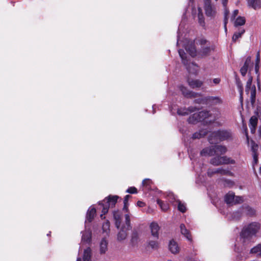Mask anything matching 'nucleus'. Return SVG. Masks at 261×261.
I'll use <instances>...</instances> for the list:
<instances>
[{
  "label": "nucleus",
  "mask_w": 261,
  "mask_h": 261,
  "mask_svg": "<svg viewBox=\"0 0 261 261\" xmlns=\"http://www.w3.org/2000/svg\"><path fill=\"white\" fill-rule=\"evenodd\" d=\"M157 203L160 205L161 208L164 211H167L169 208L167 204L164 203L163 201L160 199L157 200Z\"/></svg>",
  "instance_id": "a19ab883"
},
{
  "label": "nucleus",
  "mask_w": 261,
  "mask_h": 261,
  "mask_svg": "<svg viewBox=\"0 0 261 261\" xmlns=\"http://www.w3.org/2000/svg\"><path fill=\"white\" fill-rule=\"evenodd\" d=\"M203 100V99H201L200 101H198L197 102L201 103Z\"/></svg>",
  "instance_id": "338daca9"
},
{
  "label": "nucleus",
  "mask_w": 261,
  "mask_h": 261,
  "mask_svg": "<svg viewBox=\"0 0 261 261\" xmlns=\"http://www.w3.org/2000/svg\"><path fill=\"white\" fill-rule=\"evenodd\" d=\"M211 164L214 166H219L223 164H234L235 162L233 160H231L229 158L226 156H217L211 159Z\"/></svg>",
  "instance_id": "0eeeda50"
},
{
  "label": "nucleus",
  "mask_w": 261,
  "mask_h": 261,
  "mask_svg": "<svg viewBox=\"0 0 261 261\" xmlns=\"http://www.w3.org/2000/svg\"><path fill=\"white\" fill-rule=\"evenodd\" d=\"M178 53L183 64L186 66L189 72L193 74H196L199 70V67L198 65L194 63H191L188 64V59L183 50L179 49Z\"/></svg>",
  "instance_id": "20e7f679"
},
{
  "label": "nucleus",
  "mask_w": 261,
  "mask_h": 261,
  "mask_svg": "<svg viewBox=\"0 0 261 261\" xmlns=\"http://www.w3.org/2000/svg\"><path fill=\"white\" fill-rule=\"evenodd\" d=\"M258 119L256 116H252L249 120V127L251 133L254 134L255 132L256 126L257 124Z\"/></svg>",
  "instance_id": "ddd939ff"
},
{
  "label": "nucleus",
  "mask_w": 261,
  "mask_h": 261,
  "mask_svg": "<svg viewBox=\"0 0 261 261\" xmlns=\"http://www.w3.org/2000/svg\"><path fill=\"white\" fill-rule=\"evenodd\" d=\"M176 203L177 204L178 210L182 213H185L187 210L186 204L182 202L179 200H177Z\"/></svg>",
  "instance_id": "f704fd0d"
},
{
  "label": "nucleus",
  "mask_w": 261,
  "mask_h": 261,
  "mask_svg": "<svg viewBox=\"0 0 261 261\" xmlns=\"http://www.w3.org/2000/svg\"><path fill=\"white\" fill-rule=\"evenodd\" d=\"M250 253L261 256V244L257 245L250 250Z\"/></svg>",
  "instance_id": "2f4dec72"
},
{
  "label": "nucleus",
  "mask_w": 261,
  "mask_h": 261,
  "mask_svg": "<svg viewBox=\"0 0 261 261\" xmlns=\"http://www.w3.org/2000/svg\"><path fill=\"white\" fill-rule=\"evenodd\" d=\"M130 197V196L129 195H127L125 196L124 199V204H125V206H126V204L128 203V200L129 198Z\"/></svg>",
  "instance_id": "5fc2aeb1"
},
{
  "label": "nucleus",
  "mask_w": 261,
  "mask_h": 261,
  "mask_svg": "<svg viewBox=\"0 0 261 261\" xmlns=\"http://www.w3.org/2000/svg\"><path fill=\"white\" fill-rule=\"evenodd\" d=\"M245 23V19L243 17L239 16L238 17L235 22H234V26L238 27L240 25H244Z\"/></svg>",
  "instance_id": "e433bc0d"
},
{
  "label": "nucleus",
  "mask_w": 261,
  "mask_h": 261,
  "mask_svg": "<svg viewBox=\"0 0 261 261\" xmlns=\"http://www.w3.org/2000/svg\"><path fill=\"white\" fill-rule=\"evenodd\" d=\"M227 3V0H222V4L224 7L226 6Z\"/></svg>",
  "instance_id": "680f3d73"
},
{
  "label": "nucleus",
  "mask_w": 261,
  "mask_h": 261,
  "mask_svg": "<svg viewBox=\"0 0 261 261\" xmlns=\"http://www.w3.org/2000/svg\"><path fill=\"white\" fill-rule=\"evenodd\" d=\"M76 261H82L81 258L80 257H78L76 259Z\"/></svg>",
  "instance_id": "69168bd1"
},
{
  "label": "nucleus",
  "mask_w": 261,
  "mask_h": 261,
  "mask_svg": "<svg viewBox=\"0 0 261 261\" xmlns=\"http://www.w3.org/2000/svg\"><path fill=\"white\" fill-rule=\"evenodd\" d=\"M110 223L109 221L105 222L102 225V230L104 232H106L107 234H108L109 231Z\"/></svg>",
  "instance_id": "37998d69"
},
{
  "label": "nucleus",
  "mask_w": 261,
  "mask_h": 261,
  "mask_svg": "<svg viewBox=\"0 0 261 261\" xmlns=\"http://www.w3.org/2000/svg\"><path fill=\"white\" fill-rule=\"evenodd\" d=\"M189 85L192 88L200 87L203 82L198 80H188Z\"/></svg>",
  "instance_id": "412c9836"
},
{
  "label": "nucleus",
  "mask_w": 261,
  "mask_h": 261,
  "mask_svg": "<svg viewBox=\"0 0 261 261\" xmlns=\"http://www.w3.org/2000/svg\"><path fill=\"white\" fill-rule=\"evenodd\" d=\"M251 63V59L248 57L245 62L244 66L241 68L240 72L243 76H245L247 73L248 67L249 64Z\"/></svg>",
  "instance_id": "b1692460"
},
{
  "label": "nucleus",
  "mask_w": 261,
  "mask_h": 261,
  "mask_svg": "<svg viewBox=\"0 0 261 261\" xmlns=\"http://www.w3.org/2000/svg\"><path fill=\"white\" fill-rule=\"evenodd\" d=\"M108 242L105 238L102 239L100 244V251L101 253H105L107 250Z\"/></svg>",
  "instance_id": "c756f323"
},
{
  "label": "nucleus",
  "mask_w": 261,
  "mask_h": 261,
  "mask_svg": "<svg viewBox=\"0 0 261 261\" xmlns=\"http://www.w3.org/2000/svg\"><path fill=\"white\" fill-rule=\"evenodd\" d=\"M259 135L260 138H261V127H260L259 129Z\"/></svg>",
  "instance_id": "0e129e2a"
},
{
  "label": "nucleus",
  "mask_w": 261,
  "mask_h": 261,
  "mask_svg": "<svg viewBox=\"0 0 261 261\" xmlns=\"http://www.w3.org/2000/svg\"><path fill=\"white\" fill-rule=\"evenodd\" d=\"M113 216L115 220V225L118 228L120 226L121 214L119 211L114 212Z\"/></svg>",
  "instance_id": "c85d7f7f"
},
{
  "label": "nucleus",
  "mask_w": 261,
  "mask_h": 261,
  "mask_svg": "<svg viewBox=\"0 0 261 261\" xmlns=\"http://www.w3.org/2000/svg\"><path fill=\"white\" fill-rule=\"evenodd\" d=\"M248 5L250 7L256 10L261 7L260 0H247Z\"/></svg>",
  "instance_id": "aec40b11"
},
{
  "label": "nucleus",
  "mask_w": 261,
  "mask_h": 261,
  "mask_svg": "<svg viewBox=\"0 0 261 261\" xmlns=\"http://www.w3.org/2000/svg\"><path fill=\"white\" fill-rule=\"evenodd\" d=\"M180 228L181 234H183L189 241H191V236L189 230L186 228L185 225L183 224H181Z\"/></svg>",
  "instance_id": "5701e85b"
},
{
  "label": "nucleus",
  "mask_w": 261,
  "mask_h": 261,
  "mask_svg": "<svg viewBox=\"0 0 261 261\" xmlns=\"http://www.w3.org/2000/svg\"><path fill=\"white\" fill-rule=\"evenodd\" d=\"M261 229V223L257 221L251 222L243 228L240 236L243 242L250 241L253 237H256Z\"/></svg>",
  "instance_id": "f03ea898"
},
{
  "label": "nucleus",
  "mask_w": 261,
  "mask_h": 261,
  "mask_svg": "<svg viewBox=\"0 0 261 261\" xmlns=\"http://www.w3.org/2000/svg\"><path fill=\"white\" fill-rule=\"evenodd\" d=\"M180 91H181L182 94L186 97H195L196 95V93L192 92L191 91H190L188 90L187 88L181 86L179 87Z\"/></svg>",
  "instance_id": "4be33fe9"
},
{
  "label": "nucleus",
  "mask_w": 261,
  "mask_h": 261,
  "mask_svg": "<svg viewBox=\"0 0 261 261\" xmlns=\"http://www.w3.org/2000/svg\"><path fill=\"white\" fill-rule=\"evenodd\" d=\"M96 213V210L94 207L91 206L88 209L87 215H86V223L88 221L89 222H91L92 220L93 219Z\"/></svg>",
  "instance_id": "4468645a"
},
{
  "label": "nucleus",
  "mask_w": 261,
  "mask_h": 261,
  "mask_svg": "<svg viewBox=\"0 0 261 261\" xmlns=\"http://www.w3.org/2000/svg\"><path fill=\"white\" fill-rule=\"evenodd\" d=\"M190 157L191 158V160L193 161L192 163L193 164L194 169H195V170L196 171V172L197 173H199L200 172L201 169L199 170V169L197 167L198 165H197V160L194 159V156L192 154H190Z\"/></svg>",
  "instance_id": "4c0bfd02"
},
{
  "label": "nucleus",
  "mask_w": 261,
  "mask_h": 261,
  "mask_svg": "<svg viewBox=\"0 0 261 261\" xmlns=\"http://www.w3.org/2000/svg\"><path fill=\"white\" fill-rule=\"evenodd\" d=\"M169 249L171 253H177L179 251V247L176 242L173 240L170 241L169 244Z\"/></svg>",
  "instance_id": "2eb2a0df"
},
{
  "label": "nucleus",
  "mask_w": 261,
  "mask_h": 261,
  "mask_svg": "<svg viewBox=\"0 0 261 261\" xmlns=\"http://www.w3.org/2000/svg\"><path fill=\"white\" fill-rule=\"evenodd\" d=\"M167 196L168 197V200L170 202H177V200L178 199H177L176 197L172 193H169Z\"/></svg>",
  "instance_id": "79ce46f5"
},
{
  "label": "nucleus",
  "mask_w": 261,
  "mask_h": 261,
  "mask_svg": "<svg viewBox=\"0 0 261 261\" xmlns=\"http://www.w3.org/2000/svg\"><path fill=\"white\" fill-rule=\"evenodd\" d=\"M180 36H179V33L178 32V35H177V45H179L180 42Z\"/></svg>",
  "instance_id": "bf43d9fd"
},
{
  "label": "nucleus",
  "mask_w": 261,
  "mask_h": 261,
  "mask_svg": "<svg viewBox=\"0 0 261 261\" xmlns=\"http://www.w3.org/2000/svg\"><path fill=\"white\" fill-rule=\"evenodd\" d=\"M245 32L244 29H241L238 32L234 34L232 37V40L236 41L238 38L241 37V35Z\"/></svg>",
  "instance_id": "58836bf2"
},
{
  "label": "nucleus",
  "mask_w": 261,
  "mask_h": 261,
  "mask_svg": "<svg viewBox=\"0 0 261 261\" xmlns=\"http://www.w3.org/2000/svg\"><path fill=\"white\" fill-rule=\"evenodd\" d=\"M84 261H90L91 260V249L90 248H87L85 249L83 255Z\"/></svg>",
  "instance_id": "72a5a7b5"
},
{
  "label": "nucleus",
  "mask_w": 261,
  "mask_h": 261,
  "mask_svg": "<svg viewBox=\"0 0 261 261\" xmlns=\"http://www.w3.org/2000/svg\"><path fill=\"white\" fill-rule=\"evenodd\" d=\"M123 210L126 211V212L128 210V203L126 204V206H125V204H124Z\"/></svg>",
  "instance_id": "e2e57ef3"
},
{
  "label": "nucleus",
  "mask_w": 261,
  "mask_h": 261,
  "mask_svg": "<svg viewBox=\"0 0 261 261\" xmlns=\"http://www.w3.org/2000/svg\"><path fill=\"white\" fill-rule=\"evenodd\" d=\"M137 205L139 207H143L145 205V203L142 201H139L137 202Z\"/></svg>",
  "instance_id": "13d9d810"
},
{
  "label": "nucleus",
  "mask_w": 261,
  "mask_h": 261,
  "mask_svg": "<svg viewBox=\"0 0 261 261\" xmlns=\"http://www.w3.org/2000/svg\"><path fill=\"white\" fill-rule=\"evenodd\" d=\"M197 115H198V118L200 121H205L206 123L207 122V121L205 120L206 119L208 118L210 116L209 112L207 111H202L199 112V113H196Z\"/></svg>",
  "instance_id": "6ab92c4d"
},
{
  "label": "nucleus",
  "mask_w": 261,
  "mask_h": 261,
  "mask_svg": "<svg viewBox=\"0 0 261 261\" xmlns=\"http://www.w3.org/2000/svg\"><path fill=\"white\" fill-rule=\"evenodd\" d=\"M195 110V108L192 107H189L188 109L181 108L178 109L177 114L180 116H185L189 114V113L194 112Z\"/></svg>",
  "instance_id": "dca6fc26"
},
{
  "label": "nucleus",
  "mask_w": 261,
  "mask_h": 261,
  "mask_svg": "<svg viewBox=\"0 0 261 261\" xmlns=\"http://www.w3.org/2000/svg\"><path fill=\"white\" fill-rule=\"evenodd\" d=\"M198 115L196 114V113L193 114L192 116H191L188 119V122L190 123L194 124L197 123V122H199V119L198 118Z\"/></svg>",
  "instance_id": "c9c22d12"
},
{
  "label": "nucleus",
  "mask_w": 261,
  "mask_h": 261,
  "mask_svg": "<svg viewBox=\"0 0 261 261\" xmlns=\"http://www.w3.org/2000/svg\"><path fill=\"white\" fill-rule=\"evenodd\" d=\"M245 212L246 215L250 217H254L256 214V210L249 206L245 207Z\"/></svg>",
  "instance_id": "473e14b6"
},
{
  "label": "nucleus",
  "mask_w": 261,
  "mask_h": 261,
  "mask_svg": "<svg viewBox=\"0 0 261 261\" xmlns=\"http://www.w3.org/2000/svg\"><path fill=\"white\" fill-rule=\"evenodd\" d=\"M259 173L261 174V166L259 168Z\"/></svg>",
  "instance_id": "774afa93"
},
{
  "label": "nucleus",
  "mask_w": 261,
  "mask_h": 261,
  "mask_svg": "<svg viewBox=\"0 0 261 261\" xmlns=\"http://www.w3.org/2000/svg\"><path fill=\"white\" fill-rule=\"evenodd\" d=\"M200 154L202 156H213L215 155L214 146L204 148L200 152Z\"/></svg>",
  "instance_id": "9b49d317"
},
{
  "label": "nucleus",
  "mask_w": 261,
  "mask_h": 261,
  "mask_svg": "<svg viewBox=\"0 0 261 261\" xmlns=\"http://www.w3.org/2000/svg\"><path fill=\"white\" fill-rule=\"evenodd\" d=\"M206 100L212 104L218 105L222 103V99L219 96H209L206 99Z\"/></svg>",
  "instance_id": "a211bd4d"
},
{
  "label": "nucleus",
  "mask_w": 261,
  "mask_h": 261,
  "mask_svg": "<svg viewBox=\"0 0 261 261\" xmlns=\"http://www.w3.org/2000/svg\"><path fill=\"white\" fill-rule=\"evenodd\" d=\"M150 182H151V181L149 179H145L143 180L142 185L143 186H146V185L149 184L150 183Z\"/></svg>",
  "instance_id": "6e6d98bb"
},
{
  "label": "nucleus",
  "mask_w": 261,
  "mask_h": 261,
  "mask_svg": "<svg viewBox=\"0 0 261 261\" xmlns=\"http://www.w3.org/2000/svg\"><path fill=\"white\" fill-rule=\"evenodd\" d=\"M125 224H124L121 230L118 233L117 240L119 241H122L126 238L127 234L126 230L131 228L129 216L128 214L125 215Z\"/></svg>",
  "instance_id": "423d86ee"
},
{
  "label": "nucleus",
  "mask_w": 261,
  "mask_h": 261,
  "mask_svg": "<svg viewBox=\"0 0 261 261\" xmlns=\"http://www.w3.org/2000/svg\"><path fill=\"white\" fill-rule=\"evenodd\" d=\"M259 54L258 53L257 55H256V63H255V71L256 73L257 74V86H258V88H260V83H259V79H258V77H259V74H258V71H259Z\"/></svg>",
  "instance_id": "cd10ccee"
},
{
  "label": "nucleus",
  "mask_w": 261,
  "mask_h": 261,
  "mask_svg": "<svg viewBox=\"0 0 261 261\" xmlns=\"http://www.w3.org/2000/svg\"><path fill=\"white\" fill-rule=\"evenodd\" d=\"M252 77H250L248 79L246 86V92L248 94H250L251 103L253 105L255 100L256 88L254 85L252 86Z\"/></svg>",
  "instance_id": "6e6552de"
},
{
  "label": "nucleus",
  "mask_w": 261,
  "mask_h": 261,
  "mask_svg": "<svg viewBox=\"0 0 261 261\" xmlns=\"http://www.w3.org/2000/svg\"><path fill=\"white\" fill-rule=\"evenodd\" d=\"M239 11L238 10H235L233 11L232 15L231 16V19L232 20H233L236 16L238 14Z\"/></svg>",
  "instance_id": "603ef678"
},
{
  "label": "nucleus",
  "mask_w": 261,
  "mask_h": 261,
  "mask_svg": "<svg viewBox=\"0 0 261 261\" xmlns=\"http://www.w3.org/2000/svg\"><path fill=\"white\" fill-rule=\"evenodd\" d=\"M252 77H250L248 79L246 86V92L248 94H250L251 103L253 105L255 100L256 88L254 85L252 86Z\"/></svg>",
  "instance_id": "1a4fd4ad"
},
{
  "label": "nucleus",
  "mask_w": 261,
  "mask_h": 261,
  "mask_svg": "<svg viewBox=\"0 0 261 261\" xmlns=\"http://www.w3.org/2000/svg\"><path fill=\"white\" fill-rule=\"evenodd\" d=\"M214 172H217V173H220V174L222 175L229 174L230 173V172L228 170L224 169L222 168L215 169L214 170Z\"/></svg>",
  "instance_id": "ea45409f"
},
{
  "label": "nucleus",
  "mask_w": 261,
  "mask_h": 261,
  "mask_svg": "<svg viewBox=\"0 0 261 261\" xmlns=\"http://www.w3.org/2000/svg\"><path fill=\"white\" fill-rule=\"evenodd\" d=\"M138 234L136 231H133L132 236L131 242L134 244H135L138 240Z\"/></svg>",
  "instance_id": "a18cd8bd"
},
{
  "label": "nucleus",
  "mask_w": 261,
  "mask_h": 261,
  "mask_svg": "<svg viewBox=\"0 0 261 261\" xmlns=\"http://www.w3.org/2000/svg\"><path fill=\"white\" fill-rule=\"evenodd\" d=\"M126 192L131 194H135L137 193V190L135 187H130L126 190Z\"/></svg>",
  "instance_id": "09e8293b"
},
{
  "label": "nucleus",
  "mask_w": 261,
  "mask_h": 261,
  "mask_svg": "<svg viewBox=\"0 0 261 261\" xmlns=\"http://www.w3.org/2000/svg\"><path fill=\"white\" fill-rule=\"evenodd\" d=\"M207 132L205 129L201 130L199 132H196L193 134L192 138L193 139H200L206 135Z\"/></svg>",
  "instance_id": "7c9ffc66"
},
{
  "label": "nucleus",
  "mask_w": 261,
  "mask_h": 261,
  "mask_svg": "<svg viewBox=\"0 0 261 261\" xmlns=\"http://www.w3.org/2000/svg\"><path fill=\"white\" fill-rule=\"evenodd\" d=\"M244 127L245 131V132H246V137H247V140H248V134H247V127L246 125H244Z\"/></svg>",
  "instance_id": "052dcab7"
},
{
  "label": "nucleus",
  "mask_w": 261,
  "mask_h": 261,
  "mask_svg": "<svg viewBox=\"0 0 261 261\" xmlns=\"http://www.w3.org/2000/svg\"><path fill=\"white\" fill-rule=\"evenodd\" d=\"M215 169H208V170L207 171V175L209 176H213L214 174H216L217 173V172H214V170H215Z\"/></svg>",
  "instance_id": "864d4df0"
},
{
  "label": "nucleus",
  "mask_w": 261,
  "mask_h": 261,
  "mask_svg": "<svg viewBox=\"0 0 261 261\" xmlns=\"http://www.w3.org/2000/svg\"><path fill=\"white\" fill-rule=\"evenodd\" d=\"M220 82V79L219 78H215L213 80V82L215 84H218Z\"/></svg>",
  "instance_id": "4d7b16f0"
},
{
  "label": "nucleus",
  "mask_w": 261,
  "mask_h": 261,
  "mask_svg": "<svg viewBox=\"0 0 261 261\" xmlns=\"http://www.w3.org/2000/svg\"><path fill=\"white\" fill-rule=\"evenodd\" d=\"M197 17L199 24L201 26H204V18L202 13V9L200 7H198V8Z\"/></svg>",
  "instance_id": "bb28decb"
},
{
  "label": "nucleus",
  "mask_w": 261,
  "mask_h": 261,
  "mask_svg": "<svg viewBox=\"0 0 261 261\" xmlns=\"http://www.w3.org/2000/svg\"><path fill=\"white\" fill-rule=\"evenodd\" d=\"M204 1V9L206 15L210 18H214L216 14V10L215 6L211 4V0Z\"/></svg>",
  "instance_id": "9d476101"
},
{
  "label": "nucleus",
  "mask_w": 261,
  "mask_h": 261,
  "mask_svg": "<svg viewBox=\"0 0 261 261\" xmlns=\"http://www.w3.org/2000/svg\"><path fill=\"white\" fill-rule=\"evenodd\" d=\"M234 199V194L233 193L229 192L227 193L224 198L225 202L228 204H233V201Z\"/></svg>",
  "instance_id": "a878e982"
},
{
  "label": "nucleus",
  "mask_w": 261,
  "mask_h": 261,
  "mask_svg": "<svg viewBox=\"0 0 261 261\" xmlns=\"http://www.w3.org/2000/svg\"><path fill=\"white\" fill-rule=\"evenodd\" d=\"M251 150L253 153H256L258 149V145L253 141H251Z\"/></svg>",
  "instance_id": "49530a36"
},
{
  "label": "nucleus",
  "mask_w": 261,
  "mask_h": 261,
  "mask_svg": "<svg viewBox=\"0 0 261 261\" xmlns=\"http://www.w3.org/2000/svg\"><path fill=\"white\" fill-rule=\"evenodd\" d=\"M119 197L118 196H109L103 200L99 202V205L100 208H102V214L100 215V217L102 219V216L105 215L109 210V208L111 206L115 205Z\"/></svg>",
  "instance_id": "7ed1b4c3"
},
{
  "label": "nucleus",
  "mask_w": 261,
  "mask_h": 261,
  "mask_svg": "<svg viewBox=\"0 0 261 261\" xmlns=\"http://www.w3.org/2000/svg\"><path fill=\"white\" fill-rule=\"evenodd\" d=\"M243 202V198L241 196H235L233 204L241 203Z\"/></svg>",
  "instance_id": "de8ad7c7"
},
{
  "label": "nucleus",
  "mask_w": 261,
  "mask_h": 261,
  "mask_svg": "<svg viewBox=\"0 0 261 261\" xmlns=\"http://www.w3.org/2000/svg\"><path fill=\"white\" fill-rule=\"evenodd\" d=\"M253 167H254V165L257 164V156L256 153L253 154Z\"/></svg>",
  "instance_id": "3c124183"
},
{
  "label": "nucleus",
  "mask_w": 261,
  "mask_h": 261,
  "mask_svg": "<svg viewBox=\"0 0 261 261\" xmlns=\"http://www.w3.org/2000/svg\"><path fill=\"white\" fill-rule=\"evenodd\" d=\"M215 147V155H220L225 153L227 149L224 146L216 145Z\"/></svg>",
  "instance_id": "393cba45"
},
{
  "label": "nucleus",
  "mask_w": 261,
  "mask_h": 261,
  "mask_svg": "<svg viewBox=\"0 0 261 261\" xmlns=\"http://www.w3.org/2000/svg\"><path fill=\"white\" fill-rule=\"evenodd\" d=\"M228 11L226 9L225 10V17H224V29L225 32L227 31V28H226V24L227 23V15L228 14Z\"/></svg>",
  "instance_id": "8fccbe9b"
},
{
  "label": "nucleus",
  "mask_w": 261,
  "mask_h": 261,
  "mask_svg": "<svg viewBox=\"0 0 261 261\" xmlns=\"http://www.w3.org/2000/svg\"><path fill=\"white\" fill-rule=\"evenodd\" d=\"M91 231L90 230H86L82 233V242L89 243L91 241Z\"/></svg>",
  "instance_id": "f3484780"
},
{
  "label": "nucleus",
  "mask_w": 261,
  "mask_h": 261,
  "mask_svg": "<svg viewBox=\"0 0 261 261\" xmlns=\"http://www.w3.org/2000/svg\"><path fill=\"white\" fill-rule=\"evenodd\" d=\"M199 42L201 45V49L197 51L194 42L192 40L186 39L184 41V47L189 55L192 57H197L199 58H203L210 54L212 49L210 46L207 44L206 40L201 39L199 40Z\"/></svg>",
  "instance_id": "f257e3e1"
},
{
  "label": "nucleus",
  "mask_w": 261,
  "mask_h": 261,
  "mask_svg": "<svg viewBox=\"0 0 261 261\" xmlns=\"http://www.w3.org/2000/svg\"><path fill=\"white\" fill-rule=\"evenodd\" d=\"M231 137V133L227 130H220L214 132L209 137L208 140L211 144L214 142L213 141V138H216V140H224L229 138Z\"/></svg>",
  "instance_id": "39448f33"
},
{
  "label": "nucleus",
  "mask_w": 261,
  "mask_h": 261,
  "mask_svg": "<svg viewBox=\"0 0 261 261\" xmlns=\"http://www.w3.org/2000/svg\"><path fill=\"white\" fill-rule=\"evenodd\" d=\"M149 246L153 249H157L159 247L158 243L155 241H150L149 242Z\"/></svg>",
  "instance_id": "c03bdc74"
},
{
  "label": "nucleus",
  "mask_w": 261,
  "mask_h": 261,
  "mask_svg": "<svg viewBox=\"0 0 261 261\" xmlns=\"http://www.w3.org/2000/svg\"><path fill=\"white\" fill-rule=\"evenodd\" d=\"M150 228L151 229V232L152 236L156 239L159 238V230L160 227L157 223L152 222L150 225Z\"/></svg>",
  "instance_id": "f8f14e48"
}]
</instances>
